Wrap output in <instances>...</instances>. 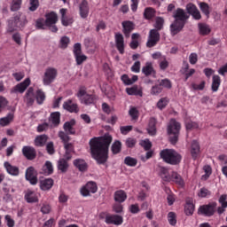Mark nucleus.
<instances>
[{
    "mask_svg": "<svg viewBox=\"0 0 227 227\" xmlns=\"http://www.w3.org/2000/svg\"><path fill=\"white\" fill-rule=\"evenodd\" d=\"M56 22H58V14L55 12L46 14L45 26L49 27L50 31L52 33H58Z\"/></svg>",
    "mask_w": 227,
    "mask_h": 227,
    "instance_id": "nucleus-8",
    "label": "nucleus"
},
{
    "mask_svg": "<svg viewBox=\"0 0 227 227\" xmlns=\"http://www.w3.org/2000/svg\"><path fill=\"white\" fill-rule=\"evenodd\" d=\"M29 84H31V80L29 78H27L24 80V82L18 83L16 86H14L11 90V93H24L26 90L29 87Z\"/></svg>",
    "mask_w": 227,
    "mask_h": 227,
    "instance_id": "nucleus-13",
    "label": "nucleus"
},
{
    "mask_svg": "<svg viewBox=\"0 0 227 227\" xmlns=\"http://www.w3.org/2000/svg\"><path fill=\"white\" fill-rule=\"evenodd\" d=\"M200 35H202V36H205L207 35H210V27L205 23H199L198 24Z\"/></svg>",
    "mask_w": 227,
    "mask_h": 227,
    "instance_id": "nucleus-38",
    "label": "nucleus"
},
{
    "mask_svg": "<svg viewBox=\"0 0 227 227\" xmlns=\"http://www.w3.org/2000/svg\"><path fill=\"white\" fill-rule=\"evenodd\" d=\"M180 130H182V124L178 121L171 119L167 126V134L170 143L180 141Z\"/></svg>",
    "mask_w": 227,
    "mask_h": 227,
    "instance_id": "nucleus-4",
    "label": "nucleus"
},
{
    "mask_svg": "<svg viewBox=\"0 0 227 227\" xmlns=\"http://www.w3.org/2000/svg\"><path fill=\"white\" fill-rule=\"evenodd\" d=\"M157 119L152 117L149 120V124L147 127V132L150 136H155V134H157Z\"/></svg>",
    "mask_w": 227,
    "mask_h": 227,
    "instance_id": "nucleus-26",
    "label": "nucleus"
},
{
    "mask_svg": "<svg viewBox=\"0 0 227 227\" xmlns=\"http://www.w3.org/2000/svg\"><path fill=\"white\" fill-rule=\"evenodd\" d=\"M184 214L187 215H192V214H194V204L187 202L184 206Z\"/></svg>",
    "mask_w": 227,
    "mask_h": 227,
    "instance_id": "nucleus-49",
    "label": "nucleus"
},
{
    "mask_svg": "<svg viewBox=\"0 0 227 227\" xmlns=\"http://www.w3.org/2000/svg\"><path fill=\"white\" fill-rule=\"evenodd\" d=\"M168 103L169 99H168V98H162L158 101L157 107L158 109H164V107H166V106H168Z\"/></svg>",
    "mask_w": 227,
    "mask_h": 227,
    "instance_id": "nucleus-55",
    "label": "nucleus"
},
{
    "mask_svg": "<svg viewBox=\"0 0 227 227\" xmlns=\"http://www.w3.org/2000/svg\"><path fill=\"white\" fill-rule=\"evenodd\" d=\"M49 137L47 135L37 136L35 139V143H47Z\"/></svg>",
    "mask_w": 227,
    "mask_h": 227,
    "instance_id": "nucleus-61",
    "label": "nucleus"
},
{
    "mask_svg": "<svg viewBox=\"0 0 227 227\" xmlns=\"http://www.w3.org/2000/svg\"><path fill=\"white\" fill-rule=\"evenodd\" d=\"M186 130H196L200 129V125L196 121H190L185 123Z\"/></svg>",
    "mask_w": 227,
    "mask_h": 227,
    "instance_id": "nucleus-52",
    "label": "nucleus"
},
{
    "mask_svg": "<svg viewBox=\"0 0 227 227\" xmlns=\"http://www.w3.org/2000/svg\"><path fill=\"white\" fill-rule=\"evenodd\" d=\"M35 90L33 87L28 88L27 90L25 96H24V102L27 104V106L29 107L35 104Z\"/></svg>",
    "mask_w": 227,
    "mask_h": 227,
    "instance_id": "nucleus-18",
    "label": "nucleus"
},
{
    "mask_svg": "<svg viewBox=\"0 0 227 227\" xmlns=\"http://www.w3.org/2000/svg\"><path fill=\"white\" fill-rule=\"evenodd\" d=\"M75 126V120H71L69 121L65 122L64 130L67 134H75V129L74 127Z\"/></svg>",
    "mask_w": 227,
    "mask_h": 227,
    "instance_id": "nucleus-34",
    "label": "nucleus"
},
{
    "mask_svg": "<svg viewBox=\"0 0 227 227\" xmlns=\"http://www.w3.org/2000/svg\"><path fill=\"white\" fill-rule=\"evenodd\" d=\"M126 93H128V95H135L136 97H143V89L135 85L133 87L127 88Z\"/></svg>",
    "mask_w": 227,
    "mask_h": 227,
    "instance_id": "nucleus-32",
    "label": "nucleus"
},
{
    "mask_svg": "<svg viewBox=\"0 0 227 227\" xmlns=\"http://www.w3.org/2000/svg\"><path fill=\"white\" fill-rule=\"evenodd\" d=\"M227 195L226 194H223L220 196L218 202L220 203L221 207H218L217 208V214L221 215V214H224V212H226V208H227Z\"/></svg>",
    "mask_w": 227,
    "mask_h": 227,
    "instance_id": "nucleus-22",
    "label": "nucleus"
},
{
    "mask_svg": "<svg viewBox=\"0 0 227 227\" xmlns=\"http://www.w3.org/2000/svg\"><path fill=\"white\" fill-rule=\"evenodd\" d=\"M105 223L120 226V224H123V216L120 215H106Z\"/></svg>",
    "mask_w": 227,
    "mask_h": 227,
    "instance_id": "nucleus-12",
    "label": "nucleus"
},
{
    "mask_svg": "<svg viewBox=\"0 0 227 227\" xmlns=\"http://www.w3.org/2000/svg\"><path fill=\"white\" fill-rule=\"evenodd\" d=\"M29 12H36L38 6H40V2L38 0H29Z\"/></svg>",
    "mask_w": 227,
    "mask_h": 227,
    "instance_id": "nucleus-51",
    "label": "nucleus"
},
{
    "mask_svg": "<svg viewBox=\"0 0 227 227\" xmlns=\"http://www.w3.org/2000/svg\"><path fill=\"white\" fill-rule=\"evenodd\" d=\"M124 164H126V166L134 167L137 165V160L130 156H127L124 160Z\"/></svg>",
    "mask_w": 227,
    "mask_h": 227,
    "instance_id": "nucleus-50",
    "label": "nucleus"
},
{
    "mask_svg": "<svg viewBox=\"0 0 227 227\" xmlns=\"http://www.w3.org/2000/svg\"><path fill=\"white\" fill-rule=\"evenodd\" d=\"M78 98H80L82 104H85V106H90V104H94L97 100V97L95 95H90L86 92V90L83 88L80 89L77 93Z\"/></svg>",
    "mask_w": 227,
    "mask_h": 227,
    "instance_id": "nucleus-7",
    "label": "nucleus"
},
{
    "mask_svg": "<svg viewBox=\"0 0 227 227\" xmlns=\"http://www.w3.org/2000/svg\"><path fill=\"white\" fill-rule=\"evenodd\" d=\"M137 79V75H133L132 78H129L127 74H123L121 76L122 82H124V84H127L128 86L130 84H134V82H136Z\"/></svg>",
    "mask_w": 227,
    "mask_h": 227,
    "instance_id": "nucleus-42",
    "label": "nucleus"
},
{
    "mask_svg": "<svg viewBox=\"0 0 227 227\" xmlns=\"http://www.w3.org/2000/svg\"><path fill=\"white\" fill-rule=\"evenodd\" d=\"M109 143H90V155L98 164H106L109 159Z\"/></svg>",
    "mask_w": 227,
    "mask_h": 227,
    "instance_id": "nucleus-1",
    "label": "nucleus"
},
{
    "mask_svg": "<svg viewBox=\"0 0 227 227\" xmlns=\"http://www.w3.org/2000/svg\"><path fill=\"white\" fill-rule=\"evenodd\" d=\"M52 185H54V180H52V178L40 181V189L42 191H50V189H52Z\"/></svg>",
    "mask_w": 227,
    "mask_h": 227,
    "instance_id": "nucleus-29",
    "label": "nucleus"
},
{
    "mask_svg": "<svg viewBox=\"0 0 227 227\" xmlns=\"http://www.w3.org/2000/svg\"><path fill=\"white\" fill-rule=\"evenodd\" d=\"M63 109L68 111V113H79V106H77L76 103H74L72 99L64 102Z\"/></svg>",
    "mask_w": 227,
    "mask_h": 227,
    "instance_id": "nucleus-19",
    "label": "nucleus"
},
{
    "mask_svg": "<svg viewBox=\"0 0 227 227\" xmlns=\"http://www.w3.org/2000/svg\"><path fill=\"white\" fill-rule=\"evenodd\" d=\"M211 192L207 188H201L200 192L198 193V196L200 198H207V196H210Z\"/></svg>",
    "mask_w": 227,
    "mask_h": 227,
    "instance_id": "nucleus-63",
    "label": "nucleus"
},
{
    "mask_svg": "<svg viewBox=\"0 0 227 227\" xmlns=\"http://www.w3.org/2000/svg\"><path fill=\"white\" fill-rule=\"evenodd\" d=\"M184 26L185 22L175 20L173 23L170 25V33L172 36L178 35V33H180V31L184 29Z\"/></svg>",
    "mask_w": 227,
    "mask_h": 227,
    "instance_id": "nucleus-15",
    "label": "nucleus"
},
{
    "mask_svg": "<svg viewBox=\"0 0 227 227\" xmlns=\"http://www.w3.org/2000/svg\"><path fill=\"white\" fill-rule=\"evenodd\" d=\"M64 148L66 150V159L67 160H70L72 159L70 153L74 152V145L72 143H65Z\"/></svg>",
    "mask_w": 227,
    "mask_h": 227,
    "instance_id": "nucleus-41",
    "label": "nucleus"
},
{
    "mask_svg": "<svg viewBox=\"0 0 227 227\" xmlns=\"http://www.w3.org/2000/svg\"><path fill=\"white\" fill-rule=\"evenodd\" d=\"M22 6V0H12V4L11 6L12 12H18Z\"/></svg>",
    "mask_w": 227,
    "mask_h": 227,
    "instance_id": "nucleus-53",
    "label": "nucleus"
},
{
    "mask_svg": "<svg viewBox=\"0 0 227 227\" xmlns=\"http://www.w3.org/2000/svg\"><path fill=\"white\" fill-rule=\"evenodd\" d=\"M24 198L27 203H38V195L31 190H27Z\"/></svg>",
    "mask_w": 227,
    "mask_h": 227,
    "instance_id": "nucleus-21",
    "label": "nucleus"
},
{
    "mask_svg": "<svg viewBox=\"0 0 227 227\" xmlns=\"http://www.w3.org/2000/svg\"><path fill=\"white\" fill-rule=\"evenodd\" d=\"M56 77H58V69L54 67L46 68L43 77V82L44 86H49V84L54 82Z\"/></svg>",
    "mask_w": 227,
    "mask_h": 227,
    "instance_id": "nucleus-5",
    "label": "nucleus"
},
{
    "mask_svg": "<svg viewBox=\"0 0 227 227\" xmlns=\"http://www.w3.org/2000/svg\"><path fill=\"white\" fill-rule=\"evenodd\" d=\"M142 72L146 77L150 75H155V69H153V64L152 62H146L142 68Z\"/></svg>",
    "mask_w": 227,
    "mask_h": 227,
    "instance_id": "nucleus-28",
    "label": "nucleus"
},
{
    "mask_svg": "<svg viewBox=\"0 0 227 227\" xmlns=\"http://www.w3.org/2000/svg\"><path fill=\"white\" fill-rule=\"evenodd\" d=\"M159 175L163 182H171V180H173V178H171V175L169 174V170L166 167H160Z\"/></svg>",
    "mask_w": 227,
    "mask_h": 227,
    "instance_id": "nucleus-25",
    "label": "nucleus"
},
{
    "mask_svg": "<svg viewBox=\"0 0 227 227\" xmlns=\"http://www.w3.org/2000/svg\"><path fill=\"white\" fill-rule=\"evenodd\" d=\"M200 153V144H198V143L192 144L191 155H192V158L193 159V160H196V159H198Z\"/></svg>",
    "mask_w": 227,
    "mask_h": 227,
    "instance_id": "nucleus-35",
    "label": "nucleus"
},
{
    "mask_svg": "<svg viewBox=\"0 0 227 227\" xmlns=\"http://www.w3.org/2000/svg\"><path fill=\"white\" fill-rule=\"evenodd\" d=\"M25 178L31 185H36L38 184V172L34 167H28L26 170Z\"/></svg>",
    "mask_w": 227,
    "mask_h": 227,
    "instance_id": "nucleus-9",
    "label": "nucleus"
},
{
    "mask_svg": "<svg viewBox=\"0 0 227 227\" xmlns=\"http://www.w3.org/2000/svg\"><path fill=\"white\" fill-rule=\"evenodd\" d=\"M74 58L76 59V65H82V63H84V61H86L88 59L85 55H82V53L74 55Z\"/></svg>",
    "mask_w": 227,
    "mask_h": 227,
    "instance_id": "nucleus-57",
    "label": "nucleus"
},
{
    "mask_svg": "<svg viewBox=\"0 0 227 227\" xmlns=\"http://www.w3.org/2000/svg\"><path fill=\"white\" fill-rule=\"evenodd\" d=\"M160 86L167 88V90H171V81H169L168 79H163L160 82Z\"/></svg>",
    "mask_w": 227,
    "mask_h": 227,
    "instance_id": "nucleus-62",
    "label": "nucleus"
},
{
    "mask_svg": "<svg viewBox=\"0 0 227 227\" xmlns=\"http://www.w3.org/2000/svg\"><path fill=\"white\" fill-rule=\"evenodd\" d=\"M70 43V38L67 36H63L60 39V47L61 49H67L68 47V44Z\"/></svg>",
    "mask_w": 227,
    "mask_h": 227,
    "instance_id": "nucleus-59",
    "label": "nucleus"
},
{
    "mask_svg": "<svg viewBox=\"0 0 227 227\" xmlns=\"http://www.w3.org/2000/svg\"><path fill=\"white\" fill-rule=\"evenodd\" d=\"M22 153L27 160H35L36 159V151L31 146H24L22 148Z\"/></svg>",
    "mask_w": 227,
    "mask_h": 227,
    "instance_id": "nucleus-17",
    "label": "nucleus"
},
{
    "mask_svg": "<svg viewBox=\"0 0 227 227\" xmlns=\"http://www.w3.org/2000/svg\"><path fill=\"white\" fill-rule=\"evenodd\" d=\"M219 86H221V77H219V75H214L212 82V91H217V90H219Z\"/></svg>",
    "mask_w": 227,
    "mask_h": 227,
    "instance_id": "nucleus-47",
    "label": "nucleus"
},
{
    "mask_svg": "<svg viewBox=\"0 0 227 227\" xmlns=\"http://www.w3.org/2000/svg\"><path fill=\"white\" fill-rule=\"evenodd\" d=\"M115 43L119 52L121 54H123L125 52V43L123 40V35L121 34L115 35Z\"/></svg>",
    "mask_w": 227,
    "mask_h": 227,
    "instance_id": "nucleus-20",
    "label": "nucleus"
},
{
    "mask_svg": "<svg viewBox=\"0 0 227 227\" xmlns=\"http://www.w3.org/2000/svg\"><path fill=\"white\" fill-rule=\"evenodd\" d=\"M61 118V114L59 112H54L51 114V121L55 126L59 125V119Z\"/></svg>",
    "mask_w": 227,
    "mask_h": 227,
    "instance_id": "nucleus-45",
    "label": "nucleus"
},
{
    "mask_svg": "<svg viewBox=\"0 0 227 227\" xmlns=\"http://www.w3.org/2000/svg\"><path fill=\"white\" fill-rule=\"evenodd\" d=\"M13 121V114H9L6 117L0 119L1 127H6V125H10Z\"/></svg>",
    "mask_w": 227,
    "mask_h": 227,
    "instance_id": "nucleus-44",
    "label": "nucleus"
},
{
    "mask_svg": "<svg viewBox=\"0 0 227 227\" xmlns=\"http://www.w3.org/2000/svg\"><path fill=\"white\" fill-rule=\"evenodd\" d=\"M217 207V202H211L207 205H203L199 207L198 213L200 215H206V217H212L215 214V208Z\"/></svg>",
    "mask_w": 227,
    "mask_h": 227,
    "instance_id": "nucleus-6",
    "label": "nucleus"
},
{
    "mask_svg": "<svg viewBox=\"0 0 227 227\" xmlns=\"http://www.w3.org/2000/svg\"><path fill=\"white\" fill-rule=\"evenodd\" d=\"M172 17L175 19V20L185 22V20L189 19V14L185 12V10L182 8H177L176 11H174Z\"/></svg>",
    "mask_w": 227,
    "mask_h": 227,
    "instance_id": "nucleus-14",
    "label": "nucleus"
},
{
    "mask_svg": "<svg viewBox=\"0 0 227 227\" xmlns=\"http://www.w3.org/2000/svg\"><path fill=\"white\" fill-rule=\"evenodd\" d=\"M144 17L147 20L153 19L155 17V10L152 7H147L145 9Z\"/></svg>",
    "mask_w": 227,
    "mask_h": 227,
    "instance_id": "nucleus-43",
    "label": "nucleus"
},
{
    "mask_svg": "<svg viewBox=\"0 0 227 227\" xmlns=\"http://www.w3.org/2000/svg\"><path fill=\"white\" fill-rule=\"evenodd\" d=\"M74 165L79 169V171H86L88 169V165L86 164V161H84V160H74Z\"/></svg>",
    "mask_w": 227,
    "mask_h": 227,
    "instance_id": "nucleus-39",
    "label": "nucleus"
},
{
    "mask_svg": "<svg viewBox=\"0 0 227 227\" xmlns=\"http://www.w3.org/2000/svg\"><path fill=\"white\" fill-rule=\"evenodd\" d=\"M171 178H172L171 182H175V184L179 185V187H184V179H182V176L181 175H179L176 172H172Z\"/></svg>",
    "mask_w": 227,
    "mask_h": 227,
    "instance_id": "nucleus-37",
    "label": "nucleus"
},
{
    "mask_svg": "<svg viewBox=\"0 0 227 227\" xmlns=\"http://www.w3.org/2000/svg\"><path fill=\"white\" fill-rule=\"evenodd\" d=\"M60 14H61V22L62 25H64L66 27L70 26L71 24H74V19L71 17H67V9H60Z\"/></svg>",
    "mask_w": 227,
    "mask_h": 227,
    "instance_id": "nucleus-24",
    "label": "nucleus"
},
{
    "mask_svg": "<svg viewBox=\"0 0 227 227\" xmlns=\"http://www.w3.org/2000/svg\"><path fill=\"white\" fill-rule=\"evenodd\" d=\"M37 104L42 105L45 101V93L42 90H37L35 94Z\"/></svg>",
    "mask_w": 227,
    "mask_h": 227,
    "instance_id": "nucleus-46",
    "label": "nucleus"
},
{
    "mask_svg": "<svg viewBox=\"0 0 227 227\" xmlns=\"http://www.w3.org/2000/svg\"><path fill=\"white\" fill-rule=\"evenodd\" d=\"M186 12L189 13V15H192L195 20H200L201 19V13L200 12V10H198V7L194 5V4H186Z\"/></svg>",
    "mask_w": 227,
    "mask_h": 227,
    "instance_id": "nucleus-16",
    "label": "nucleus"
},
{
    "mask_svg": "<svg viewBox=\"0 0 227 227\" xmlns=\"http://www.w3.org/2000/svg\"><path fill=\"white\" fill-rule=\"evenodd\" d=\"M199 6H200L202 13H204V15H206V17H208V15H210V6L208 5V4H207L205 2H201L199 4Z\"/></svg>",
    "mask_w": 227,
    "mask_h": 227,
    "instance_id": "nucleus-48",
    "label": "nucleus"
},
{
    "mask_svg": "<svg viewBox=\"0 0 227 227\" xmlns=\"http://www.w3.org/2000/svg\"><path fill=\"white\" fill-rule=\"evenodd\" d=\"M90 13V7H88V1L83 0L80 4V15L82 19H86Z\"/></svg>",
    "mask_w": 227,
    "mask_h": 227,
    "instance_id": "nucleus-31",
    "label": "nucleus"
},
{
    "mask_svg": "<svg viewBox=\"0 0 227 227\" xmlns=\"http://www.w3.org/2000/svg\"><path fill=\"white\" fill-rule=\"evenodd\" d=\"M160 40V34H159V30L157 29H152L149 32L148 40L146 43V47H155L157 43H159V41Z\"/></svg>",
    "mask_w": 227,
    "mask_h": 227,
    "instance_id": "nucleus-10",
    "label": "nucleus"
},
{
    "mask_svg": "<svg viewBox=\"0 0 227 227\" xmlns=\"http://www.w3.org/2000/svg\"><path fill=\"white\" fill-rule=\"evenodd\" d=\"M129 116H131L132 120H137L139 116V112L136 107H132L129 109Z\"/></svg>",
    "mask_w": 227,
    "mask_h": 227,
    "instance_id": "nucleus-64",
    "label": "nucleus"
},
{
    "mask_svg": "<svg viewBox=\"0 0 227 227\" xmlns=\"http://www.w3.org/2000/svg\"><path fill=\"white\" fill-rule=\"evenodd\" d=\"M98 190V187L97 186V183L90 181L88 182L86 185L81 189V194L82 196H90V192L95 194V192H97Z\"/></svg>",
    "mask_w": 227,
    "mask_h": 227,
    "instance_id": "nucleus-11",
    "label": "nucleus"
},
{
    "mask_svg": "<svg viewBox=\"0 0 227 227\" xmlns=\"http://www.w3.org/2000/svg\"><path fill=\"white\" fill-rule=\"evenodd\" d=\"M112 152L114 155H116V153H120V152H121V143H114L112 145Z\"/></svg>",
    "mask_w": 227,
    "mask_h": 227,
    "instance_id": "nucleus-56",
    "label": "nucleus"
},
{
    "mask_svg": "<svg viewBox=\"0 0 227 227\" xmlns=\"http://www.w3.org/2000/svg\"><path fill=\"white\" fill-rule=\"evenodd\" d=\"M122 31L126 36V38H130V33L134 31V23L131 21H123L122 22Z\"/></svg>",
    "mask_w": 227,
    "mask_h": 227,
    "instance_id": "nucleus-23",
    "label": "nucleus"
},
{
    "mask_svg": "<svg viewBox=\"0 0 227 227\" xmlns=\"http://www.w3.org/2000/svg\"><path fill=\"white\" fill-rule=\"evenodd\" d=\"M160 157L166 164L178 166L182 162V154L175 149H163L160 152Z\"/></svg>",
    "mask_w": 227,
    "mask_h": 227,
    "instance_id": "nucleus-2",
    "label": "nucleus"
},
{
    "mask_svg": "<svg viewBox=\"0 0 227 227\" xmlns=\"http://www.w3.org/2000/svg\"><path fill=\"white\" fill-rule=\"evenodd\" d=\"M27 24V17L22 12H18L12 20H8L7 31L8 33H13L17 29H22Z\"/></svg>",
    "mask_w": 227,
    "mask_h": 227,
    "instance_id": "nucleus-3",
    "label": "nucleus"
},
{
    "mask_svg": "<svg viewBox=\"0 0 227 227\" xmlns=\"http://www.w3.org/2000/svg\"><path fill=\"white\" fill-rule=\"evenodd\" d=\"M113 137L109 134H106L103 137H93L90 140V143H112Z\"/></svg>",
    "mask_w": 227,
    "mask_h": 227,
    "instance_id": "nucleus-27",
    "label": "nucleus"
},
{
    "mask_svg": "<svg viewBox=\"0 0 227 227\" xmlns=\"http://www.w3.org/2000/svg\"><path fill=\"white\" fill-rule=\"evenodd\" d=\"M58 169L62 173H67V171H68V161H67L65 159L59 160Z\"/></svg>",
    "mask_w": 227,
    "mask_h": 227,
    "instance_id": "nucleus-40",
    "label": "nucleus"
},
{
    "mask_svg": "<svg viewBox=\"0 0 227 227\" xmlns=\"http://www.w3.org/2000/svg\"><path fill=\"white\" fill-rule=\"evenodd\" d=\"M4 168H6V171L9 173V175H12L13 176H17V175H19V168L12 166L10 162L5 161Z\"/></svg>",
    "mask_w": 227,
    "mask_h": 227,
    "instance_id": "nucleus-36",
    "label": "nucleus"
},
{
    "mask_svg": "<svg viewBox=\"0 0 227 227\" xmlns=\"http://www.w3.org/2000/svg\"><path fill=\"white\" fill-rule=\"evenodd\" d=\"M162 93V88L160 85H154L151 89V95H160Z\"/></svg>",
    "mask_w": 227,
    "mask_h": 227,
    "instance_id": "nucleus-60",
    "label": "nucleus"
},
{
    "mask_svg": "<svg viewBox=\"0 0 227 227\" xmlns=\"http://www.w3.org/2000/svg\"><path fill=\"white\" fill-rule=\"evenodd\" d=\"M168 219L171 226L176 225V214H175V212H169L168 214Z\"/></svg>",
    "mask_w": 227,
    "mask_h": 227,
    "instance_id": "nucleus-54",
    "label": "nucleus"
},
{
    "mask_svg": "<svg viewBox=\"0 0 227 227\" xmlns=\"http://www.w3.org/2000/svg\"><path fill=\"white\" fill-rule=\"evenodd\" d=\"M43 175H52L54 173V167L52 166V162L47 160L42 168Z\"/></svg>",
    "mask_w": 227,
    "mask_h": 227,
    "instance_id": "nucleus-33",
    "label": "nucleus"
},
{
    "mask_svg": "<svg viewBox=\"0 0 227 227\" xmlns=\"http://www.w3.org/2000/svg\"><path fill=\"white\" fill-rule=\"evenodd\" d=\"M114 200L116 203H123L127 200V192L123 190L116 191L114 194Z\"/></svg>",
    "mask_w": 227,
    "mask_h": 227,
    "instance_id": "nucleus-30",
    "label": "nucleus"
},
{
    "mask_svg": "<svg viewBox=\"0 0 227 227\" xmlns=\"http://www.w3.org/2000/svg\"><path fill=\"white\" fill-rule=\"evenodd\" d=\"M35 27L37 29H46L47 25H45V20L43 19H39L35 22Z\"/></svg>",
    "mask_w": 227,
    "mask_h": 227,
    "instance_id": "nucleus-58",
    "label": "nucleus"
}]
</instances>
